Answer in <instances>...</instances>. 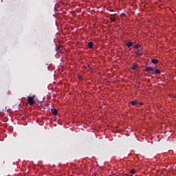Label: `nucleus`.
I'll list each match as a JSON object with an SVG mask.
<instances>
[{
  "mask_svg": "<svg viewBox=\"0 0 176 176\" xmlns=\"http://www.w3.org/2000/svg\"><path fill=\"white\" fill-rule=\"evenodd\" d=\"M34 98H35V95L28 97V102L30 105H35L36 102L34 100Z\"/></svg>",
  "mask_w": 176,
  "mask_h": 176,
  "instance_id": "f257e3e1",
  "label": "nucleus"
},
{
  "mask_svg": "<svg viewBox=\"0 0 176 176\" xmlns=\"http://www.w3.org/2000/svg\"><path fill=\"white\" fill-rule=\"evenodd\" d=\"M155 71V67L152 66L146 67V72H153Z\"/></svg>",
  "mask_w": 176,
  "mask_h": 176,
  "instance_id": "f03ea898",
  "label": "nucleus"
},
{
  "mask_svg": "<svg viewBox=\"0 0 176 176\" xmlns=\"http://www.w3.org/2000/svg\"><path fill=\"white\" fill-rule=\"evenodd\" d=\"M51 111H52V113H53V115L54 116H57L58 113V111L56 109H51Z\"/></svg>",
  "mask_w": 176,
  "mask_h": 176,
  "instance_id": "7ed1b4c3",
  "label": "nucleus"
},
{
  "mask_svg": "<svg viewBox=\"0 0 176 176\" xmlns=\"http://www.w3.org/2000/svg\"><path fill=\"white\" fill-rule=\"evenodd\" d=\"M113 16L115 15H111L109 17V20L111 21V23L112 24V23H115V21H116V19H115V17H113Z\"/></svg>",
  "mask_w": 176,
  "mask_h": 176,
  "instance_id": "20e7f679",
  "label": "nucleus"
},
{
  "mask_svg": "<svg viewBox=\"0 0 176 176\" xmlns=\"http://www.w3.org/2000/svg\"><path fill=\"white\" fill-rule=\"evenodd\" d=\"M94 46V43H93V42L90 41L88 43L89 49H93Z\"/></svg>",
  "mask_w": 176,
  "mask_h": 176,
  "instance_id": "39448f33",
  "label": "nucleus"
},
{
  "mask_svg": "<svg viewBox=\"0 0 176 176\" xmlns=\"http://www.w3.org/2000/svg\"><path fill=\"white\" fill-rule=\"evenodd\" d=\"M132 69L133 70V71H135V69H137V68H138V65H137V64H135V63H133V65H132Z\"/></svg>",
  "mask_w": 176,
  "mask_h": 176,
  "instance_id": "423d86ee",
  "label": "nucleus"
},
{
  "mask_svg": "<svg viewBox=\"0 0 176 176\" xmlns=\"http://www.w3.org/2000/svg\"><path fill=\"white\" fill-rule=\"evenodd\" d=\"M133 42H128V43H126V47H128V49H129V48L131 47V46H133Z\"/></svg>",
  "mask_w": 176,
  "mask_h": 176,
  "instance_id": "0eeeda50",
  "label": "nucleus"
},
{
  "mask_svg": "<svg viewBox=\"0 0 176 176\" xmlns=\"http://www.w3.org/2000/svg\"><path fill=\"white\" fill-rule=\"evenodd\" d=\"M140 52H141V50H136V52H135L136 56H142V53H140Z\"/></svg>",
  "mask_w": 176,
  "mask_h": 176,
  "instance_id": "6e6552de",
  "label": "nucleus"
},
{
  "mask_svg": "<svg viewBox=\"0 0 176 176\" xmlns=\"http://www.w3.org/2000/svg\"><path fill=\"white\" fill-rule=\"evenodd\" d=\"M151 63L153 64H159V60L157 59H152Z\"/></svg>",
  "mask_w": 176,
  "mask_h": 176,
  "instance_id": "1a4fd4ad",
  "label": "nucleus"
},
{
  "mask_svg": "<svg viewBox=\"0 0 176 176\" xmlns=\"http://www.w3.org/2000/svg\"><path fill=\"white\" fill-rule=\"evenodd\" d=\"M156 74H160V69H157L153 73V75H156Z\"/></svg>",
  "mask_w": 176,
  "mask_h": 176,
  "instance_id": "9d476101",
  "label": "nucleus"
},
{
  "mask_svg": "<svg viewBox=\"0 0 176 176\" xmlns=\"http://www.w3.org/2000/svg\"><path fill=\"white\" fill-rule=\"evenodd\" d=\"M137 103H138V102L136 100L131 102V105H137Z\"/></svg>",
  "mask_w": 176,
  "mask_h": 176,
  "instance_id": "9b49d317",
  "label": "nucleus"
},
{
  "mask_svg": "<svg viewBox=\"0 0 176 176\" xmlns=\"http://www.w3.org/2000/svg\"><path fill=\"white\" fill-rule=\"evenodd\" d=\"M140 47H141V45H140V44H137V45H134L135 49H140Z\"/></svg>",
  "mask_w": 176,
  "mask_h": 176,
  "instance_id": "f8f14e48",
  "label": "nucleus"
},
{
  "mask_svg": "<svg viewBox=\"0 0 176 176\" xmlns=\"http://www.w3.org/2000/svg\"><path fill=\"white\" fill-rule=\"evenodd\" d=\"M60 47H56V52L57 53H60Z\"/></svg>",
  "mask_w": 176,
  "mask_h": 176,
  "instance_id": "ddd939ff",
  "label": "nucleus"
},
{
  "mask_svg": "<svg viewBox=\"0 0 176 176\" xmlns=\"http://www.w3.org/2000/svg\"><path fill=\"white\" fill-rule=\"evenodd\" d=\"M130 173L131 174H135V170L134 169H131Z\"/></svg>",
  "mask_w": 176,
  "mask_h": 176,
  "instance_id": "4468645a",
  "label": "nucleus"
},
{
  "mask_svg": "<svg viewBox=\"0 0 176 176\" xmlns=\"http://www.w3.org/2000/svg\"><path fill=\"white\" fill-rule=\"evenodd\" d=\"M123 16H126V14L124 13L121 14V17H123Z\"/></svg>",
  "mask_w": 176,
  "mask_h": 176,
  "instance_id": "2eb2a0df",
  "label": "nucleus"
},
{
  "mask_svg": "<svg viewBox=\"0 0 176 176\" xmlns=\"http://www.w3.org/2000/svg\"><path fill=\"white\" fill-rule=\"evenodd\" d=\"M78 79H79V80H82V76H79Z\"/></svg>",
  "mask_w": 176,
  "mask_h": 176,
  "instance_id": "dca6fc26",
  "label": "nucleus"
},
{
  "mask_svg": "<svg viewBox=\"0 0 176 176\" xmlns=\"http://www.w3.org/2000/svg\"><path fill=\"white\" fill-rule=\"evenodd\" d=\"M139 105H144L143 102H139Z\"/></svg>",
  "mask_w": 176,
  "mask_h": 176,
  "instance_id": "f3484780",
  "label": "nucleus"
}]
</instances>
